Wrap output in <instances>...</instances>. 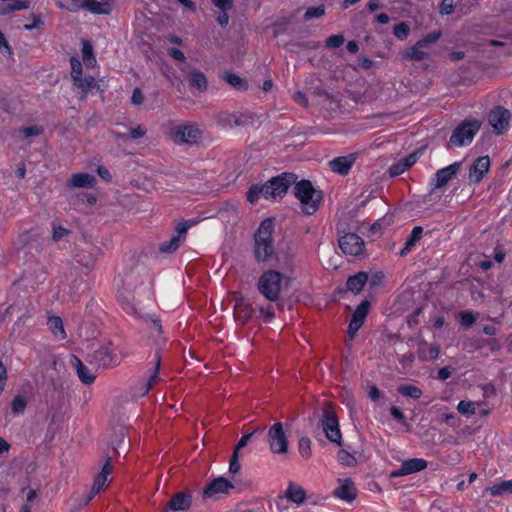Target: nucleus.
<instances>
[{
    "label": "nucleus",
    "instance_id": "nucleus-8",
    "mask_svg": "<svg viewBox=\"0 0 512 512\" xmlns=\"http://www.w3.org/2000/svg\"><path fill=\"white\" fill-rule=\"evenodd\" d=\"M267 442L273 454H287L289 451L288 435L282 422H275L267 431Z\"/></svg>",
    "mask_w": 512,
    "mask_h": 512
},
{
    "label": "nucleus",
    "instance_id": "nucleus-20",
    "mask_svg": "<svg viewBox=\"0 0 512 512\" xmlns=\"http://www.w3.org/2000/svg\"><path fill=\"white\" fill-rule=\"evenodd\" d=\"M112 460L111 457L105 459V463L101 471L95 476L94 482L90 492V498L99 494L107 485L108 477L112 474Z\"/></svg>",
    "mask_w": 512,
    "mask_h": 512
},
{
    "label": "nucleus",
    "instance_id": "nucleus-10",
    "mask_svg": "<svg viewBox=\"0 0 512 512\" xmlns=\"http://www.w3.org/2000/svg\"><path fill=\"white\" fill-rule=\"evenodd\" d=\"M298 176L292 172H282L276 177L269 179L265 185L268 190L269 198L283 197L289 187L296 183Z\"/></svg>",
    "mask_w": 512,
    "mask_h": 512
},
{
    "label": "nucleus",
    "instance_id": "nucleus-28",
    "mask_svg": "<svg viewBox=\"0 0 512 512\" xmlns=\"http://www.w3.org/2000/svg\"><path fill=\"white\" fill-rule=\"evenodd\" d=\"M367 281L368 274L366 272L360 271L347 279L346 288L352 293L357 294L362 291Z\"/></svg>",
    "mask_w": 512,
    "mask_h": 512
},
{
    "label": "nucleus",
    "instance_id": "nucleus-21",
    "mask_svg": "<svg viewBox=\"0 0 512 512\" xmlns=\"http://www.w3.org/2000/svg\"><path fill=\"white\" fill-rule=\"evenodd\" d=\"M217 123L224 128L244 126L249 123L250 117L246 114H236L227 111L219 112L216 116Z\"/></svg>",
    "mask_w": 512,
    "mask_h": 512
},
{
    "label": "nucleus",
    "instance_id": "nucleus-4",
    "mask_svg": "<svg viewBox=\"0 0 512 512\" xmlns=\"http://www.w3.org/2000/svg\"><path fill=\"white\" fill-rule=\"evenodd\" d=\"M482 122L477 118H468L459 123L448 140V148L469 146L479 132Z\"/></svg>",
    "mask_w": 512,
    "mask_h": 512
},
{
    "label": "nucleus",
    "instance_id": "nucleus-18",
    "mask_svg": "<svg viewBox=\"0 0 512 512\" xmlns=\"http://www.w3.org/2000/svg\"><path fill=\"white\" fill-rule=\"evenodd\" d=\"M461 163L454 162L442 169H439L432 178L431 185L436 188L444 187L453 177L456 176L460 169Z\"/></svg>",
    "mask_w": 512,
    "mask_h": 512
},
{
    "label": "nucleus",
    "instance_id": "nucleus-53",
    "mask_svg": "<svg viewBox=\"0 0 512 512\" xmlns=\"http://www.w3.org/2000/svg\"><path fill=\"white\" fill-rule=\"evenodd\" d=\"M338 460L346 466H353L356 463L355 457L344 449L338 452Z\"/></svg>",
    "mask_w": 512,
    "mask_h": 512
},
{
    "label": "nucleus",
    "instance_id": "nucleus-27",
    "mask_svg": "<svg viewBox=\"0 0 512 512\" xmlns=\"http://www.w3.org/2000/svg\"><path fill=\"white\" fill-rule=\"evenodd\" d=\"M96 184V178L89 173H75L69 179L67 185L77 188H92Z\"/></svg>",
    "mask_w": 512,
    "mask_h": 512
},
{
    "label": "nucleus",
    "instance_id": "nucleus-25",
    "mask_svg": "<svg viewBox=\"0 0 512 512\" xmlns=\"http://www.w3.org/2000/svg\"><path fill=\"white\" fill-rule=\"evenodd\" d=\"M285 497L290 502L295 503L297 506H300L306 501L307 494L302 486L293 482H289L285 490Z\"/></svg>",
    "mask_w": 512,
    "mask_h": 512
},
{
    "label": "nucleus",
    "instance_id": "nucleus-60",
    "mask_svg": "<svg viewBox=\"0 0 512 512\" xmlns=\"http://www.w3.org/2000/svg\"><path fill=\"white\" fill-rule=\"evenodd\" d=\"M6 382H7V368L3 364V362L0 361V395L2 394V392L5 389Z\"/></svg>",
    "mask_w": 512,
    "mask_h": 512
},
{
    "label": "nucleus",
    "instance_id": "nucleus-42",
    "mask_svg": "<svg viewBox=\"0 0 512 512\" xmlns=\"http://www.w3.org/2000/svg\"><path fill=\"white\" fill-rule=\"evenodd\" d=\"M27 406V400L22 395H17L12 399L11 402V410L13 414L19 415L22 414Z\"/></svg>",
    "mask_w": 512,
    "mask_h": 512
},
{
    "label": "nucleus",
    "instance_id": "nucleus-9",
    "mask_svg": "<svg viewBox=\"0 0 512 512\" xmlns=\"http://www.w3.org/2000/svg\"><path fill=\"white\" fill-rule=\"evenodd\" d=\"M89 363L97 368H109L119 365L120 360L113 345L107 343L89 355Z\"/></svg>",
    "mask_w": 512,
    "mask_h": 512
},
{
    "label": "nucleus",
    "instance_id": "nucleus-36",
    "mask_svg": "<svg viewBox=\"0 0 512 512\" xmlns=\"http://www.w3.org/2000/svg\"><path fill=\"white\" fill-rule=\"evenodd\" d=\"M45 129L42 125L22 126L17 130V133L24 139L40 136L44 133Z\"/></svg>",
    "mask_w": 512,
    "mask_h": 512
},
{
    "label": "nucleus",
    "instance_id": "nucleus-34",
    "mask_svg": "<svg viewBox=\"0 0 512 512\" xmlns=\"http://www.w3.org/2000/svg\"><path fill=\"white\" fill-rule=\"evenodd\" d=\"M491 496H499L503 494H512V480L501 481L491 487L486 488Z\"/></svg>",
    "mask_w": 512,
    "mask_h": 512
},
{
    "label": "nucleus",
    "instance_id": "nucleus-26",
    "mask_svg": "<svg viewBox=\"0 0 512 512\" xmlns=\"http://www.w3.org/2000/svg\"><path fill=\"white\" fill-rule=\"evenodd\" d=\"M153 367L151 369V373L145 383L143 395L147 394L150 389H152L155 384L160 380L159 372H160V366H161V355L159 350H157L154 353V357L152 360Z\"/></svg>",
    "mask_w": 512,
    "mask_h": 512
},
{
    "label": "nucleus",
    "instance_id": "nucleus-48",
    "mask_svg": "<svg viewBox=\"0 0 512 512\" xmlns=\"http://www.w3.org/2000/svg\"><path fill=\"white\" fill-rule=\"evenodd\" d=\"M461 325L471 327L476 321V315L472 311H461L459 313Z\"/></svg>",
    "mask_w": 512,
    "mask_h": 512
},
{
    "label": "nucleus",
    "instance_id": "nucleus-22",
    "mask_svg": "<svg viewBox=\"0 0 512 512\" xmlns=\"http://www.w3.org/2000/svg\"><path fill=\"white\" fill-rule=\"evenodd\" d=\"M192 497L189 491L175 493L167 503V508L172 511H185L191 507Z\"/></svg>",
    "mask_w": 512,
    "mask_h": 512
},
{
    "label": "nucleus",
    "instance_id": "nucleus-33",
    "mask_svg": "<svg viewBox=\"0 0 512 512\" xmlns=\"http://www.w3.org/2000/svg\"><path fill=\"white\" fill-rule=\"evenodd\" d=\"M47 324L55 337L60 339L66 338L63 321L59 316H50Z\"/></svg>",
    "mask_w": 512,
    "mask_h": 512
},
{
    "label": "nucleus",
    "instance_id": "nucleus-41",
    "mask_svg": "<svg viewBox=\"0 0 512 512\" xmlns=\"http://www.w3.org/2000/svg\"><path fill=\"white\" fill-rule=\"evenodd\" d=\"M312 442L310 438L304 436L298 441V451L302 458L309 459L312 456Z\"/></svg>",
    "mask_w": 512,
    "mask_h": 512
},
{
    "label": "nucleus",
    "instance_id": "nucleus-58",
    "mask_svg": "<svg viewBox=\"0 0 512 512\" xmlns=\"http://www.w3.org/2000/svg\"><path fill=\"white\" fill-rule=\"evenodd\" d=\"M89 0H70L69 6L66 8L71 12H77L81 9H85Z\"/></svg>",
    "mask_w": 512,
    "mask_h": 512
},
{
    "label": "nucleus",
    "instance_id": "nucleus-44",
    "mask_svg": "<svg viewBox=\"0 0 512 512\" xmlns=\"http://www.w3.org/2000/svg\"><path fill=\"white\" fill-rule=\"evenodd\" d=\"M27 8V1L14 0L13 3L0 7V15Z\"/></svg>",
    "mask_w": 512,
    "mask_h": 512
},
{
    "label": "nucleus",
    "instance_id": "nucleus-51",
    "mask_svg": "<svg viewBox=\"0 0 512 512\" xmlns=\"http://www.w3.org/2000/svg\"><path fill=\"white\" fill-rule=\"evenodd\" d=\"M409 31H410V28L409 26L404 23V22H401L397 25L394 26V35L400 39V40H405L408 35H409Z\"/></svg>",
    "mask_w": 512,
    "mask_h": 512
},
{
    "label": "nucleus",
    "instance_id": "nucleus-50",
    "mask_svg": "<svg viewBox=\"0 0 512 512\" xmlns=\"http://www.w3.org/2000/svg\"><path fill=\"white\" fill-rule=\"evenodd\" d=\"M325 14L324 6L310 7L306 10L304 14L305 20H310L313 18H320Z\"/></svg>",
    "mask_w": 512,
    "mask_h": 512
},
{
    "label": "nucleus",
    "instance_id": "nucleus-40",
    "mask_svg": "<svg viewBox=\"0 0 512 512\" xmlns=\"http://www.w3.org/2000/svg\"><path fill=\"white\" fill-rule=\"evenodd\" d=\"M224 80L233 87L238 88L240 92H245L247 90V85L244 79L240 78L238 75L233 73H226L224 75Z\"/></svg>",
    "mask_w": 512,
    "mask_h": 512
},
{
    "label": "nucleus",
    "instance_id": "nucleus-31",
    "mask_svg": "<svg viewBox=\"0 0 512 512\" xmlns=\"http://www.w3.org/2000/svg\"><path fill=\"white\" fill-rule=\"evenodd\" d=\"M190 85L197 88L198 93H203L207 88V79L205 75L198 70H193L188 75Z\"/></svg>",
    "mask_w": 512,
    "mask_h": 512
},
{
    "label": "nucleus",
    "instance_id": "nucleus-55",
    "mask_svg": "<svg viewBox=\"0 0 512 512\" xmlns=\"http://www.w3.org/2000/svg\"><path fill=\"white\" fill-rule=\"evenodd\" d=\"M69 233V230H67L66 228L60 226V225H56L55 223H53V235H52V238L54 241H59L61 240L63 237H65L67 234Z\"/></svg>",
    "mask_w": 512,
    "mask_h": 512
},
{
    "label": "nucleus",
    "instance_id": "nucleus-43",
    "mask_svg": "<svg viewBox=\"0 0 512 512\" xmlns=\"http://www.w3.org/2000/svg\"><path fill=\"white\" fill-rule=\"evenodd\" d=\"M475 410V404L472 401L461 400L457 405V411L466 417L475 414Z\"/></svg>",
    "mask_w": 512,
    "mask_h": 512
},
{
    "label": "nucleus",
    "instance_id": "nucleus-59",
    "mask_svg": "<svg viewBox=\"0 0 512 512\" xmlns=\"http://www.w3.org/2000/svg\"><path fill=\"white\" fill-rule=\"evenodd\" d=\"M453 371L454 368L451 366L442 367L437 372V378L441 381H445L452 376Z\"/></svg>",
    "mask_w": 512,
    "mask_h": 512
},
{
    "label": "nucleus",
    "instance_id": "nucleus-3",
    "mask_svg": "<svg viewBox=\"0 0 512 512\" xmlns=\"http://www.w3.org/2000/svg\"><path fill=\"white\" fill-rule=\"evenodd\" d=\"M294 184V195L301 204L302 212L309 216L314 215L322 202V191L316 190L311 181L306 179Z\"/></svg>",
    "mask_w": 512,
    "mask_h": 512
},
{
    "label": "nucleus",
    "instance_id": "nucleus-23",
    "mask_svg": "<svg viewBox=\"0 0 512 512\" xmlns=\"http://www.w3.org/2000/svg\"><path fill=\"white\" fill-rule=\"evenodd\" d=\"M72 364L76 370L78 378L83 384L90 385L94 383L96 375L77 356H73Z\"/></svg>",
    "mask_w": 512,
    "mask_h": 512
},
{
    "label": "nucleus",
    "instance_id": "nucleus-46",
    "mask_svg": "<svg viewBox=\"0 0 512 512\" xmlns=\"http://www.w3.org/2000/svg\"><path fill=\"white\" fill-rule=\"evenodd\" d=\"M441 30H435L427 34L425 37L418 41L419 47L427 48L429 45L434 44L441 37Z\"/></svg>",
    "mask_w": 512,
    "mask_h": 512
},
{
    "label": "nucleus",
    "instance_id": "nucleus-61",
    "mask_svg": "<svg viewBox=\"0 0 512 512\" xmlns=\"http://www.w3.org/2000/svg\"><path fill=\"white\" fill-rule=\"evenodd\" d=\"M401 161L404 163V166H406L407 169H410L418 161V155L416 152L411 153L406 157L401 158Z\"/></svg>",
    "mask_w": 512,
    "mask_h": 512
},
{
    "label": "nucleus",
    "instance_id": "nucleus-56",
    "mask_svg": "<svg viewBox=\"0 0 512 512\" xmlns=\"http://www.w3.org/2000/svg\"><path fill=\"white\" fill-rule=\"evenodd\" d=\"M344 40L342 35H332L327 38L326 45L330 48H338L344 43Z\"/></svg>",
    "mask_w": 512,
    "mask_h": 512
},
{
    "label": "nucleus",
    "instance_id": "nucleus-47",
    "mask_svg": "<svg viewBox=\"0 0 512 512\" xmlns=\"http://www.w3.org/2000/svg\"><path fill=\"white\" fill-rule=\"evenodd\" d=\"M423 236V227L421 226H415L413 227L411 233L406 239V242L408 243V246H415L418 241L421 240Z\"/></svg>",
    "mask_w": 512,
    "mask_h": 512
},
{
    "label": "nucleus",
    "instance_id": "nucleus-30",
    "mask_svg": "<svg viewBox=\"0 0 512 512\" xmlns=\"http://www.w3.org/2000/svg\"><path fill=\"white\" fill-rule=\"evenodd\" d=\"M85 9L95 14H109L113 9L111 0H89Z\"/></svg>",
    "mask_w": 512,
    "mask_h": 512
},
{
    "label": "nucleus",
    "instance_id": "nucleus-49",
    "mask_svg": "<svg viewBox=\"0 0 512 512\" xmlns=\"http://www.w3.org/2000/svg\"><path fill=\"white\" fill-rule=\"evenodd\" d=\"M259 317L265 322H271L275 318L274 309L271 306H259L258 307Z\"/></svg>",
    "mask_w": 512,
    "mask_h": 512
},
{
    "label": "nucleus",
    "instance_id": "nucleus-54",
    "mask_svg": "<svg viewBox=\"0 0 512 512\" xmlns=\"http://www.w3.org/2000/svg\"><path fill=\"white\" fill-rule=\"evenodd\" d=\"M439 11L442 15H450L454 11V0H442Z\"/></svg>",
    "mask_w": 512,
    "mask_h": 512
},
{
    "label": "nucleus",
    "instance_id": "nucleus-13",
    "mask_svg": "<svg viewBox=\"0 0 512 512\" xmlns=\"http://www.w3.org/2000/svg\"><path fill=\"white\" fill-rule=\"evenodd\" d=\"M371 303L367 299L361 301V303L354 310L349 326H348V334L351 339L355 337L357 332L363 326L366 317L369 313Z\"/></svg>",
    "mask_w": 512,
    "mask_h": 512
},
{
    "label": "nucleus",
    "instance_id": "nucleus-24",
    "mask_svg": "<svg viewBox=\"0 0 512 512\" xmlns=\"http://www.w3.org/2000/svg\"><path fill=\"white\" fill-rule=\"evenodd\" d=\"M334 495L346 502L353 501L356 496V487L351 479H345L334 491Z\"/></svg>",
    "mask_w": 512,
    "mask_h": 512
},
{
    "label": "nucleus",
    "instance_id": "nucleus-19",
    "mask_svg": "<svg viewBox=\"0 0 512 512\" xmlns=\"http://www.w3.org/2000/svg\"><path fill=\"white\" fill-rule=\"evenodd\" d=\"M357 153H350L344 156H338L329 161L331 171L336 174L347 175L357 160Z\"/></svg>",
    "mask_w": 512,
    "mask_h": 512
},
{
    "label": "nucleus",
    "instance_id": "nucleus-6",
    "mask_svg": "<svg viewBox=\"0 0 512 512\" xmlns=\"http://www.w3.org/2000/svg\"><path fill=\"white\" fill-rule=\"evenodd\" d=\"M512 113L504 106L497 105L486 114V120L495 136H503L511 128Z\"/></svg>",
    "mask_w": 512,
    "mask_h": 512
},
{
    "label": "nucleus",
    "instance_id": "nucleus-17",
    "mask_svg": "<svg viewBox=\"0 0 512 512\" xmlns=\"http://www.w3.org/2000/svg\"><path fill=\"white\" fill-rule=\"evenodd\" d=\"M490 158L489 156L478 157L471 165L469 169V180L471 183H480L490 169Z\"/></svg>",
    "mask_w": 512,
    "mask_h": 512
},
{
    "label": "nucleus",
    "instance_id": "nucleus-64",
    "mask_svg": "<svg viewBox=\"0 0 512 512\" xmlns=\"http://www.w3.org/2000/svg\"><path fill=\"white\" fill-rule=\"evenodd\" d=\"M97 173L99 177L106 182H110L112 180V175L110 171L103 165L98 166Z\"/></svg>",
    "mask_w": 512,
    "mask_h": 512
},
{
    "label": "nucleus",
    "instance_id": "nucleus-15",
    "mask_svg": "<svg viewBox=\"0 0 512 512\" xmlns=\"http://www.w3.org/2000/svg\"><path fill=\"white\" fill-rule=\"evenodd\" d=\"M254 315V308L251 301L239 294L235 300L234 316L235 319L242 325H246Z\"/></svg>",
    "mask_w": 512,
    "mask_h": 512
},
{
    "label": "nucleus",
    "instance_id": "nucleus-35",
    "mask_svg": "<svg viewBox=\"0 0 512 512\" xmlns=\"http://www.w3.org/2000/svg\"><path fill=\"white\" fill-rule=\"evenodd\" d=\"M397 391L402 396L409 397L414 400L420 399L423 394L422 390L419 387L410 384L399 385Z\"/></svg>",
    "mask_w": 512,
    "mask_h": 512
},
{
    "label": "nucleus",
    "instance_id": "nucleus-2",
    "mask_svg": "<svg viewBox=\"0 0 512 512\" xmlns=\"http://www.w3.org/2000/svg\"><path fill=\"white\" fill-rule=\"evenodd\" d=\"M289 277L275 269L264 270L257 282L258 292L269 302H277L280 300L281 293L289 284Z\"/></svg>",
    "mask_w": 512,
    "mask_h": 512
},
{
    "label": "nucleus",
    "instance_id": "nucleus-29",
    "mask_svg": "<svg viewBox=\"0 0 512 512\" xmlns=\"http://www.w3.org/2000/svg\"><path fill=\"white\" fill-rule=\"evenodd\" d=\"M440 347L433 343L428 345L426 342L419 345L418 358L421 361L436 360L439 357Z\"/></svg>",
    "mask_w": 512,
    "mask_h": 512
},
{
    "label": "nucleus",
    "instance_id": "nucleus-11",
    "mask_svg": "<svg viewBox=\"0 0 512 512\" xmlns=\"http://www.w3.org/2000/svg\"><path fill=\"white\" fill-rule=\"evenodd\" d=\"M320 425L326 438L338 446L342 445V433L340 430L339 419L333 411H324L320 420Z\"/></svg>",
    "mask_w": 512,
    "mask_h": 512
},
{
    "label": "nucleus",
    "instance_id": "nucleus-38",
    "mask_svg": "<svg viewBox=\"0 0 512 512\" xmlns=\"http://www.w3.org/2000/svg\"><path fill=\"white\" fill-rule=\"evenodd\" d=\"M181 242L182 240L180 235H175L168 241L161 243L159 246V251L161 253H173L179 248Z\"/></svg>",
    "mask_w": 512,
    "mask_h": 512
},
{
    "label": "nucleus",
    "instance_id": "nucleus-62",
    "mask_svg": "<svg viewBox=\"0 0 512 512\" xmlns=\"http://www.w3.org/2000/svg\"><path fill=\"white\" fill-rule=\"evenodd\" d=\"M252 436H253V433L244 434L237 442L234 452H236L238 454V452L248 444V442Z\"/></svg>",
    "mask_w": 512,
    "mask_h": 512
},
{
    "label": "nucleus",
    "instance_id": "nucleus-63",
    "mask_svg": "<svg viewBox=\"0 0 512 512\" xmlns=\"http://www.w3.org/2000/svg\"><path fill=\"white\" fill-rule=\"evenodd\" d=\"M213 4L218 7L221 11H227L232 8V0H212Z\"/></svg>",
    "mask_w": 512,
    "mask_h": 512
},
{
    "label": "nucleus",
    "instance_id": "nucleus-45",
    "mask_svg": "<svg viewBox=\"0 0 512 512\" xmlns=\"http://www.w3.org/2000/svg\"><path fill=\"white\" fill-rule=\"evenodd\" d=\"M145 133H146L145 128L140 126V125H138L135 128L130 129V133L128 135L114 132L116 137L124 139V140H126V139H138V138L143 137L145 135Z\"/></svg>",
    "mask_w": 512,
    "mask_h": 512
},
{
    "label": "nucleus",
    "instance_id": "nucleus-5",
    "mask_svg": "<svg viewBox=\"0 0 512 512\" xmlns=\"http://www.w3.org/2000/svg\"><path fill=\"white\" fill-rule=\"evenodd\" d=\"M71 64V76L73 79V84L77 86L82 93H104L106 84L104 81H95L93 77H82V64L81 62L75 58L72 57L70 59Z\"/></svg>",
    "mask_w": 512,
    "mask_h": 512
},
{
    "label": "nucleus",
    "instance_id": "nucleus-52",
    "mask_svg": "<svg viewBox=\"0 0 512 512\" xmlns=\"http://www.w3.org/2000/svg\"><path fill=\"white\" fill-rule=\"evenodd\" d=\"M408 169L406 166H404V163L400 160H398L397 162H394L390 167H389V175L391 177H397L401 174H403L404 172H406Z\"/></svg>",
    "mask_w": 512,
    "mask_h": 512
},
{
    "label": "nucleus",
    "instance_id": "nucleus-1",
    "mask_svg": "<svg viewBox=\"0 0 512 512\" xmlns=\"http://www.w3.org/2000/svg\"><path fill=\"white\" fill-rule=\"evenodd\" d=\"M273 233L274 220L264 219L254 233L253 256L256 262L267 263L276 256Z\"/></svg>",
    "mask_w": 512,
    "mask_h": 512
},
{
    "label": "nucleus",
    "instance_id": "nucleus-57",
    "mask_svg": "<svg viewBox=\"0 0 512 512\" xmlns=\"http://www.w3.org/2000/svg\"><path fill=\"white\" fill-rule=\"evenodd\" d=\"M149 319H150L152 328L157 332L158 335H162L164 333V331H163L161 319L155 314L149 315Z\"/></svg>",
    "mask_w": 512,
    "mask_h": 512
},
{
    "label": "nucleus",
    "instance_id": "nucleus-14",
    "mask_svg": "<svg viewBox=\"0 0 512 512\" xmlns=\"http://www.w3.org/2000/svg\"><path fill=\"white\" fill-rule=\"evenodd\" d=\"M364 240L355 233H347L339 239V247L344 254L358 256L364 249Z\"/></svg>",
    "mask_w": 512,
    "mask_h": 512
},
{
    "label": "nucleus",
    "instance_id": "nucleus-32",
    "mask_svg": "<svg viewBox=\"0 0 512 512\" xmlns=\"http://www.w3.org/2000/svg\"><path fill=\"white\" fill-rule=\"evenodd\" d=\"M260 196H263L265 199H269L268 190L266 189V185H258L253 184L247 191V201L251 204H254L258 201Z\"/></svg>",
    "mask_w": 512,
    "mask_h": 512
},
{
    "label": "nucleus",
    "instance_id": "nucleus-16",
    "mask_svg": "<svg viewBox=\"0 0 512 512\" xmlns=\"http://www.w3.org/2000/svg\"><path fill=\"white\" fill-rule=\"evenodd\" d=\"M428 466V462L422 458H411L405 460L399 469L394 470L390 473V477L398 478L406 475H410L413 473L420 472L426 469Z\"/></svg>",
    "mask_w": 512,
    "mask_h": 512
},
{
    "label": "nucleus",
    "instance_id": "nucleus-39",
    "mask_svg": "<svg viewBox=\"0 0 512 512\" xmlns=\"http://www.w3.org/2000/svg\"><path fill=\"white\" fill-rule=\"evenodd\" d=\"M404 57L414 61H421L428 57V53L424 47H419V43L416 42L409 51L405 52Z\"/></svg>",
    "mask_w": 512,
    "mask_h": 512
},
{
    "label": "nucleus",
    "instance_id": "nucleus-37",
    "mask_svg": "<svg viewBox=\"0 0 512 512\" xmlns=\"http://www.w3.org/2000/svg\"><path fill=\"white\" fill-rule=\"evenodd\" d=\"M82 58L87 67H94L96 59L93 55V47L88 40H82Z\"/></svg>",
    "mask_w": 512,
    "mask_h": 512
},
{
    "label": "nucleus",
    "instance_id": "nucleus-7",
    "mask_svg": "<svg viewBox=\"0 0 512 512\" xmlns=\"http://www.w3.org/2000/svg\"><path fill=\"white\" fill-rule=\"evenodd\" d=\"M168 135L176 144L193 145L200 142L203 132L195 124H179L172 126Z\"/></svg>",
    "mask_w": 512,
    "mask_h": 512
},
{
    "label": "nucleus",
    "instance_id": "nucleus-12",
    "mask_svg": "<svg viewBox=\"0 0 512 512\" xmlns=\"http://www.w3.org/2000/svg\"><path fill=\"white\" fill-rule=\"evenodd\" d=\"M234 488L233 484L224 477H218L209 482L203 489V499H219L221 495L229 493Z\"/></svg>",
    "mask_w": 512,
    "mask_h": 512
}]
</instances>
